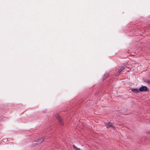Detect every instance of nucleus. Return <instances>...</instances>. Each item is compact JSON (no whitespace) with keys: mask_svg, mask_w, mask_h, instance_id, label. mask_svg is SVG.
<instances>
[{"mask_svg":"<svg viewBox=\"0 0 150 150\" xmlns=\"http://www.w3.org/2000/svg\"><path fill=\"white\" fill-rule=\"evenodd\" d=\"M45 139V138L43 137H42L41 138L39 139L37 141L36 143H35L33 144L34 145V146L38 145L42 143Z\"/></svg>","mask_w":150,"mask_h":150,"instance_id":"f257e3e1","label":"nucleus"},{"mask_svg":"<svg viewBox=\"0 0 150 150\" xmlns=\"http://www.w3.org/2000/svg\"><path fill=\"white\" fill-rule=\"evenodd\" d=\"M56 118L58 119V121L61 125H63V124L62 122V120L60 118L59 115L56 114L55 115Z\"/></svg>","mask_w":150,"mask_h":150,"instance_id":"f03ea898","label":"nucleus"},{"mask_svg":"<svg viewBox=\"0 0 150 150\" xmlns=\"http://www.w3.org/2000/svg\"><path fill=\"white\" fill-rule=\"evenodd\" d=\"M106 125L107 128L111 127L112 129L115 128V126H113L112 123H110V122H108L107 124Z\"/></svg>","mask_w":150,"mask_h":150,"instance_id":"7ed1b4c3","label":"nucleus"},{"mask_svg":"<svg viewBox=\"0 0 150 150\" xmlns=\"http://www.w3.org/2000/svg\"><path fill=\"white\" fill-rule=\"evenodd\" d=\"M147 88L146 86H142L139 89V90L141 91H146L147 90Z\"/></svg>","mask_w":150,"mask_h":150,"instance_id":"20e7f679","label":"nucleus"},{"mask_svg":"<svg viewBox=\"0 0 150 150\" xmlns=\"http://www.w3.org/2000/svg\"><path fill=\"white\" fill-rule=\"evenodd\" d=\"M125 67H122L118 71V73H120L121 71H122L123 70L125 69Z\"/></svg>","mask_w":150,"mask_h":150,"instance_id":"39448f33","label":"nucleus"},{"mask_svg":"<svg viewBox=\"0 0 150 150\" xmlns=\"http://www.w3.org/2000/svg\"><path fill=\"white\" fill-rule=\"evenodd\" d=\"M132 91L134 93H137L139 92V90L138 89H132Z\"/></svg>","mask_w":150,"mask_h":150,"instance_id":"423d86ee","label":"nucleus"},{"mask_svg":"<svg viewBox=\"0 0 150 150\" xmlns=\"http://www.w3.org/2000/svg\"><path fill=\"white\" fill-rule=\"evenodd\" d=\"M145 82L148 83L150 85V80L149 79H146L145 80Z\"/></svg>","mask_w":150,"mask_h":150,"instance_id":"0eeeda50","label":"nucleus"},{"mask_svg":"<svg viewBox=\"0 0 150 150\" xmlns=\"http://www.w3.org/2000/svg\"><path fill=\"white\" fill-rule=\"evenodd\" d=\"M73 147L76 150H80V148H77V147H76L75 145H73Z\"/></svg>","mask_w":150,"mask_h":150,"instance_id":"6e6552de","label":"nucleus"},{"mask_svg":"<svg viewBox=\"0 0 150 150\" xmlns=\"http://www.w3.org/2000/svg\"><path fill=\"white\" fill-rule=\"evenodd\" d=\"M108 74H107L104 75L103 77V79H105L108 76Z\"/></svg>","mask_w":150,"mask_h":150,"instance_id":"1a4fd4ad","label":"nucleus"},{"mask_svg":"<svg viewBox=\"0 0 150 150\" xmlns=\"http://www.w3.org/2000/svg\"><path fill=\"white\" fill-rule=\"evenodd\" d=\"M148 133H150V130L148 132Z\"/></svg>","mask_w":150,"mask_h":150,"instance_id":"9d476101","label":"nucleus"}]
</instances>
